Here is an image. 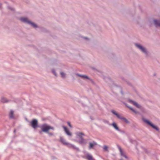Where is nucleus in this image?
Returning a JSON list of instances; mask_svg holds the SVG:
<instances>
[{"mask_svg":"<svg viewBox=\"0 0 160 160\" xmlns=\"http://www.w3.org/2000/svg\"><path fill=\"white\" fill-rule=\"evenodd\" d=\"M78 39L79 40H84L86 42H88L90 40V39L89 38L84 36L81 35H80L78 36Z\"/></svg>","mask_w":160,"mask_h":160,"instance_id":"obj_12","label":"nucleus"},{"mask_svg":"<svg viewBox=\"0 0 160 160\" xmlns=\"http://www.w3.org/2000/svg\"><path fill=\"white\" fill-rule=\"evenodd\" d=\"M62 127L64 129V131L68 136L69 137H71L72 136V133L66 127L63 126Z\"/></svg>","mask_w":160,"mask_h":160,"instance_id":"obj_13","label":"nucleus"},{"mask_svg":"<svg viewBox=\"0 0 160 160\" xmlns=\"http://www.w3.org/2000/svg\"><path fill=\"white\" fill-rule=\"evenodd\" d=\"M52 72L53 74L55 76H57V74L55 70L54 69H53L52 70Z\"/></svg>","mask_w":160,"mask_h":160,"instance_id":"obj_20","label":"nucleus"},{"mask_svg":"<svg viewBox=\"0 0 160 160\" xmlns=\"http://www.w3.org/2000/svg\"><path fill=\"white\" fill-rule=\"evenodd\" d=\"M67 123H68V126H69L70 128H72V125H71L70 123V122H67Z\"/></svg>","mask_w":160,"mask_h":160,"instance_id":"obj_25","label":"nucleus"},{"mask_svg":"<svg viewBox=\"0 0 160 160\" xmlns=\"http://www.w3.org/2000/svg\"><path fill=\"white\" fill-rule=\"evenodd\" d=\"M109 147L106 145H104L103 147V149L104 151L108 152Z\"/></svg>","mask_w":160,"mask_h":160,"instance_id":"obj_19","label":"nucleus"},{"mask_svg":"<svg viewBox=\"0 0 160 160\" xmlns=\"http://www.w3.org/2000/svg\"><path fill=\"white\" fill-rule=\"evenodd\" d=\"M47 133H48V135L50 136H53V133H52V132H49V131L48 132H47Z\"/></svg>","mask_w":160,"mask_h":160,"instance_id":"obj_24","label":"nucleus"},{"mask_svg":"<svg viewBox=\"0 0 160 160\" xmlns=\"http://www.w3.org/2000/svg\"><path fill=\"white\" fill-rule=\"evenodd\" d=\"M97 143L95 142H90L89 143V148L90 149L93 148L95 146L97 145Z\"/></svg>","mask_w":160,"mask_h":160,"instance_id":"obj_17","label":"nucleus"},{"mask_svg":"<svg viewBox=\"0 0 160 160\" xmlns=\"http://www.w3.org/2000/svg\"><path fill=\"white\" fill-rule=\"evenodd\" d=\"M73 77H76L77 78L78 77H80L81 78L84 80H89L90 79L87 76L85 75H81L78 73H75L73 75Z\"/></svg>","mask_w":160,"mask_h":160,"instance_id":"obj_8","label":"nucleus"},{"mask_svg":"<svg viewBox=\"0 0 160 160\" xmlns=\"http://www.w3.org/2000/svg\"><path fill=\"white\" fill-rule=\"evenodd\" d=\"M5 99V98H2V102H6V101H4V99Z\"/></svg>","mask_w":160,"mask_h":160,"instance_id":"obj_26","label":"nucleus"},{"mask_svg":"<svg viewBox=\"0 0 160 160\" xmlns=\"http://www.w3.org/2000/svg\"><path fill=\"white\" fill-rule=\"evenodd\" d=\"M20 19L21 21L28 24L32 28L36 29L39 28L38 26L36 23L30 21L27 17H22Z\"/></svg>","mask_w":160,"mask_h":160,"instance_id":"obj_2","label":"nucleus"},{"mask_svg":"<svg viewBox=\"0 0 160 160\" xmlns=\"http://www.w3.org/2000/svg\"><path fill=\"white\" fill-rule=\"evenodd\" d=\"M60 74L62 78H65L67 77V74L66 73L63 72H60Z\"/></svg>","mask_w":160,"mask_h":160,"instance_id":"obj_18","label":"nucleus"},{"mask_svg":"<svg viewBox=\"0 0 160 160\" xmlns=\"http://www.w3.org/2000/svg\"><path fill=\"white\" fill-rule=\"evenodd\" d=\"M152 22L156 26L160 27V20L153 19Z\"/></svg>","mask_w":160,"mask_h":160,"instance_id":"obj_14","label":"nucleus"},{"mask_svg":"<svg viewBox=\"0 0 160 160\" xmlns=\"http://www.w3.org/2000/svg\"><path fill=\"white\" fill-rule=\"evenodd\" d=\"M134 45L136 48L138 50L144 55L146 56L149 55V51L143 45L139 43H135L134 44Z\"/></svg>","mask_w":160,"mask_h":160,"instance_id":"obj_1","label":"nucleus"},{"mask_svg":"<svg viewBox=\"0 0 160 160\" xmlns=\"http://www.w3.org/2000/svg\"><path fill=\"white\" fill-rule=\"evenodd\" d=\"M76 135L77 140V141L81 143H84L85 142L84 139L82 138V136L84 135V134L81 132H77L75 133Z\"/></svg>","mask_w":160,"mask_h":160,"instance_id":"obj_4","label":"nucleus"},{"mask_svg":"<svg viewBox=\"0 0 160 160\" xmlns=\"http://www.w3.org/2000/svg\"><path fill=\"white\" fill-rule=\"evenodd\" d=\"M13 112L12 111H11L10 113V117L11 118H13Z\"/></svg>","mask_w":160,"mask_h":160,"instance_id":"obj_22","label":"nucleus"},{"mask_svg":"<svg viewBox=\"0 0 160 160\" xmlns=\"http://www.w3.org/2000/svg\"><path fill=\"white\" fill-rule=\"evenodd\" d=\"M119 150L120 152L121 155L125 157L127 159H128V157L126 155L124 151L120 148H119Z\"/></svg>","mask_w":160,"mask_h":160,"instance_id":"obj_16","label":"nucleus"},{"mask_svg":"<svg viewBox=\"0 0 160 160\" xmlns=\"http://www.w3.org/2000/svg\"><path fill=\"white\" fill-rule=\"evenodd\" d=\"M109 125L112 126L116 130L118 131H120L119 127L115 122H113L112 123L109 124Z\"/></svg>","mask_w":160,"mask_h":160,"instance_id":"obj_10","label":"nucleus"},{"mask_svg":"<svg viewBox=\"0 0 160 160\" xmlns=\"http://www.w3.org/2000/svg\"><path fill=\"white\" fill-rule=\"evenodd\" d=\"M60 141L62 144L64 145L67 146L69 148H75V147L74 145L67 142L66 140H65L62 137H60Z\"/></svg>","mask_w":160,"mask_h":160,"instance_id":"obj_5","label":"nucleus"},{"mask_svg":"<svg viewBox=\"0 0 160 160\" xmlns=\"http://www.w3.org/2000/svg\"><path fill=\"white\" fill-rule=\"evenodd\" d=\"M104 123H107V124H108L109 125V124H110V123H109V122L107 120H105L104 121Z\"/></svg>","mask_w":160,"mask_h":160,"instance_id":"obj_23","label":"nucleus"},{"mask_svg":"<svg viewBox=\"0 0 160 160\" xmlns=\"http://www.w3.org/2000/svg\"><path fill=\"white\" fill-rule=\"evenodd\" d=\"M128 102L138 109L141 110L143 109V107L135 101L131 100H128Z\"/></svg>","mask_w":160,"mask_h":160,"instance_id":"obj_6","label":"nucleus"},{"mask_svg":"<svg viewBox=\"0 0 160 160\" xmlns=\"http://www.w3.org/2000/svg\"><path fill=\"white\" fill-rule=\"evenodd\" d=\"M144 122L147 123L151 127H152L153 128L156 129L157 130H158V128L155 125H154L149 120H146L144 121Z\"/></svg>","mask_w":160,"mask_h":160,"instance_id":"obj_11","label":"nucleus"},{"mask_svg":"<svg viewBox=\"0 0 160 160\" xmlns=\"http://www.w3.org/2000/svg\"><path fill=\"white\" fill-rule=\"evenodd\" d=\"M40 128L42 131L45 132H48L50 129L54 130V129L52 127L46 123L43 124L40 126Z\"/></svg>","mask_w":160,"mask_h":160,"instance_id":"obj_3","label":"nucleus"},{"mask_svg":"<svg viewBox=\"0 0 160 160\" xmlns=\"http://www.w3.org/2000/svg\"><path fill=\"white\" fill-rule=\"evenodd\" d=\"M121 160H122V159H121Z\"/></svg>","mask_w":160,"mask_h":160,"instance_id":"obj_27","label":"nucleus"},{"mask_svg":"<svg viewBox=\"0 0 160 160\" xmlns=\"http://www.w3.org/2000/svg\"><path fill=\"white\" fill-rule=\"evenodd\" d=\"M112 112L113 114L116 116L118 118L121 120L122 121H123L127 123H128V121L126 118L122 116L120 114L115 111L112 110Z\"/></svg>","mask_w":160,"mask_h":160,"instance_id":"obj_7","label":"nucleus"},{"mask_svg":"<svg viewBox=\"0 0 160 160\" xmlns=\"http://www.w3.org/2000/svg\"><path fill=\"white\" fill-rule=\"evenodd\" d=\"M30 125L34 128H36L38 127V121L35 119H33L30 122Z\"/></svg>","mask_w":160,"mask_h":160,"instance_id":"obj_9","label":"nucleus"},{"mask_svg":"<svg viewBox=\"0 0 160 160\" xmlns=\"http://www.w3.org/2000/svg\"><path fill=\"white\" fill-rule=\"evenodd\" d=\"M129 108L133 112H134L135 113H137L138 112L137 111H136L133 108H132V107H129Z\"/></svg>","mask_w":160,"mask_h":160,"instance_id":"obj_21","label":"nucleus"},{"mask_svg":"<svg viewBox=\"0 0 160 160\" xmlns=\"http://www.w3.org/2000/svg\"><path fill=\"white\" fill-rule=\"evenodd\" d=\"M85 158L88 160H95L92 156L88 153H87L85 155Z\"/></svg>","mask_w":160,"mask_h":160,"instance_id":"obj_15","label":"nucleus"}]
</instances>
